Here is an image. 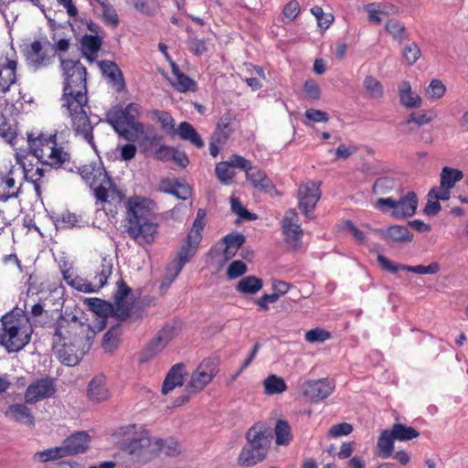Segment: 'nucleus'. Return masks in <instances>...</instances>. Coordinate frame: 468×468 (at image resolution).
Masks as SVG:
<instances>
[{"label":"nucleus","mask_w":468,"mask_h":468,"mask_svg":"<svg viewBox=\"0 0 468 468\" xmlns=\"http://www.w3.org/2000/svg\"><path fill=\"white\" fill-rule=\"evenodd\" d=\"M121 335L120 325L112 326L103 336V348L107 352H112L119 345V336Z\"/></svg>","instance_id":"obj_46"},{"label":"nucleus","mask_w":468,"mask_h":468,"mask_svg":"<svg viewBox=\"0 0 468 468\" xmlns=\"http://www.w3.org/2000/svg\"><path fill=\"white\" fill-rule=\"evenodd\" d=\"M179 329L176 322H170L166 323L157 334L166 344H169L178 335Z\"/></svg>","instance_id":"obj_56"},{"label":"nucleus","mask_w":468,"mask_h":468,"mask_svg":"<svg viewBox=\"0 0 468 468\" xmlns=\"http://www.w3.org/2000/svg\"><path fill=\"white\" fill-rule=\"evenodd\" d=\"M154 445H158V452H163L166 456H176L180 453L179 444L173 438L167 440L156 439Z\"/></svg>","instance_id":"obj_47"},{"label":"nucleus","mask_w":468,"mask_h":468,"mask_svg":"<svg viewBox=\"0 0 468 468\" xmlns=\"http://www.w3.org/2000/svg\"><path fill=\"white\" fill-rule=\"evenodd\" d=\"M385 30L389 36H391L394 41H397L399 44L409 39V33L405 25L396 18L387 20Z\"/></svg>","instance_id":"obj_29"},{"label":"nucleus","mask_w":468,"mask_h":468,"mask_svg":"<svg viewBox=\"0 0 468 468\" xmlns=\"http://www.w3.org/2000/svg\"><path fill=\"white\" fill-rule=\"evenodd\" d=\"M436 112L432 110L421 111L410 113L405 120V124L416 123L418 126L430 123L436 118Z\"/></svg>","instance_id":"obj_45"},{"label":"nucleus","mask_w":468,"mask_h":468,"mask_svg":"<svg viewBox=\"0 0 468 468\" xmlns=\"http://www.w3.org/2000/svg\"><path fill=\"white\" fill-rule=\"evenodd\" d=\"M122 112L124 113L127 125L133 128L135 132L142 133L144 130L143 124L136 122L140 113L139 105L136 103H130L125 107V109H122Z\"/></svg>","instance_id":"obj_41"},{"label":"nucleus","mask_w":468,"mask_h":468,"mask_svg":"<svg viewBox=\"0 0 468 468\" xmlns=\"http://www.w3.org/2000/svg\"><path fill=\"white\" fill-rule=\"evenodd\" d=\"M166 193L176 196L179 199L186 200L191 195L190 187L178 180L176 181V185L173 189H166Z\"/></svg>","instance_id":"obj_63"},{"label":"nucleus","mask_w":468,"mask_h":468,"mask_svg":"<svg viewBox=\"0 0 468 468\" xmlns=\"http://www.w3.org/2000/svg\"><path fill=\"white\" fill-rule=\"evenodd\" d=\"M5 416L16 422L25 423L29 427L35 425V418L29 408L25 404H12L5 411Z\"/></svg>","instance_id":"obj_21"},{"label":"nucleus","mask_w":468,"mask_h":468,"mask_svg":"<svg viewBox=\"0 0 468 468\" xmlns=\"http://www.w3.org/2000/svg\"><path fill=\"white\" fill-rule=\"evenodd\" d=\"M53 382L47 378L38 379L30 384L25 393V400L28 404L51 397L55 393Z\"/></svg>","instance_id":"obj_16"},{"label":"nucleus","mask_w":468,"mask_h":468,"mask_svg":"<svg viewBox=\"0 0 468 468\" xmlns=\"http://www.w3.org/2000/svg\"><path fill=\"white\" fill-rule=\"evenodd\" d=\"M445 85L440 80L433 79L426 88L425 95L428 100L435 101L442 98L445 94Z\"/></svg>","instance_id":"obj_48"},{"label":"nucleus","mask_w":468,"mask_h":468,"mask_svg":"<svg viewBox=\"0 0 468 468\" xmlns=\"http://www.w3.org/2000/svg\"><path fill=\"white\" fill-rule=\"evenodd\" d=\"M390 430H384L378 440L377 449L378 456L382 459H387L391 456L394 448L395 438L392 436Z\"/></svg>","instance_id":"obj_31"},{"label":"nucleus","mask_w":468,"mask_h":468,"mask_svg":"<svg viewBox=\"0 0 468 468\" xmlns=\"http://www.w3.org/2000/svg\"><path fill=\"white\" fill-rule=\"evenodd\" d=\"M105 121L112 126L114 131H123V126H128L121 106L111 108L106 113Z\"/></svg>","instance_id":"obj_39"},{"label":"nucleus","mask_w":468,"mask_h":468,"mask_svg":"<svg viewBox=\"0 0 468 468\" xmlns=\"http://www.w3.org/2000/svg\"><path fill=\"white\" fill-rule=\"evenodd\" d=\"M363 86L370 99L378 100L383 97V86L375 77L367 76L363 81Z\"/></svg>","instance_id":"obj_44"},{"label":"nucleus","mask_w":468,"mask_h":468,"mask_svg":"<svg viewBox=\"0 0 468 468\" xmlns=\"http://www.w3.org/2000/svg\"><path fill=\"white\" fill-rule=\"evenodd\" d=\"M16 60L8 58L0 65V92L5 94L10 87L16 83Z\"/></svg>","instance_id":"obj_22"},{"label":"nucleus","mask_w":468,"mask_h":468,"mask_svg":"<svg viewBox=\"0 0 468 468\" xmlns=\"http://www.w3.org/2000/svg\"><path fill=\"white\" fill-rule=\"evenodd\" d=\"M25 57L28 65L35 70L48 67L54 59V55H48L39 40L33 41L26 48Z\"/></svg>","instance_id":"obj_15"},{"label":"nucleus","mask_w":468,"mask_h":468,"mask_svg":"<svg viewBox=\"0 0 468 468\" xmlns=\"http://www.w3.org/2000/svg\"><path fill=\"white\" fill-rule=\"evenodd\" d=\"M100 5L102 8L101 16L105 24L112 27H117L119 25V17L113 6L111 5L107 0L105 2H101Z\"/></svg>","instance_id":"obj_50"},{"label":"nucleus","mask_w":468,"mask_h":468,"mask_svg":"<svg viewBox=\"0 0 468 468\" xmlns=\"http://www.w3.org/2000/svg\"><path fill=\"white\" fill-rule=\"evenodd\" d=\"M176 133L182 140L190 142L196 147L202 148L204 146V142L200 135L189 122H181Z\"/></svg>","instance_id":"obj_34"},{"label":"nucleus","mask_w":468,"mask_h":468,"mask_svg":"<svg viewBox=\"0 0 468 468\" xmlns=\"http://www.w3.org/2000/svg\"><path fill=\"white\" fill-rule=\"evenodd\" d=\"M167 345L168 344H166V342H165L163 338L157 334L155 337L146 346L142 354L141 361L145 362L154 357L161 351H163Z\"/></svg>","instance_id":"obj_40"},{"label":"nucleus","mask_w":468,"mask_h":468,"mask_svg":"<svg viewBox=\"0 0 468 468\" xmlns=\"http://www.w3.org/2000/svg\"><path fill=\"white\" fill-rule=\"evenodd\" d=\"M87 396L90 400L94 402L106 401L111 398L105 376L97 375L90 381Z\"/></svg>","instance_id":"obj_18"},{"label":"nucleus","mask_w":468,"mask_h":468,"mask_svg":"<svg viewBox=\"0 0 468 468\" xmlns=\"http://www.w3.org/2000/svg\"><path fill=\"white\" fill-rule=\"evenodd\" d=\"M246 177L250 180L255 188L263 190L267 193L274 190V185L266 174L261 169L250 166L246 171Z\"/></svg>","instance_id":"obj_24"},{"label":"nucleus","mask_w":468,"mask_h":468,"mask_svg":"<svg viewBox=\"0 0 468 468\" xmlns=\"http://www.w3.org/2000/svg\"><path fill=\"white\" fill-rule=\"evenodd\" d=\"M463 177V173L456 168L444 166L440 175V184L442 187L453 188L455 184L461 181Z\"/></svg>","instance_id":"obj_36"},{"label":"nucleus","mask_w":468,"mask_h":468,"mask_svg":"<svg viewBox=\"0 0 468 468\" xmlns=\"http://www.w3.org/2000/svg\"><path fill=\"white\" fill-rule=\"evenodd\" d=\"M90 345V338H86L80 342L54 344L52 349L62 363L72 367L80 363Z\"/></svg>","instance_id":"obj_10"},{"label":"nucleus","mask_w":468,"mask_h":468,"mask_svg":"<svg viewBox=\"0 0 468 468\" xmlns=\"http://www.w3.org/2000/svg\"><path fill=\"white\" fill-rule=\"evenodd\" d=\"M99 67L109 81L115 87L117 91H122L125 89V81L122 70L116 63L110 60H101Z\"/></svg>","instance_id":"obj_20"},{"label":"nucleus","mask_w":468,"mask_h":468,"mask_svg":"<svg viewBox=\"0 0 468 468\" xmlns=\"http://www.w3.org/2000/svg\"><path fill=\"white\" fill-rule=\"evenodd\" d=\"M205 217H206L205 210L202 208H199L197 212V217H196V219L194 220L192 229L189 231V233L187 234V235H192V236H197L198 241H201V239H202L201 231L203 230V229L205 227Z\"/></svg>","instance_id":"obj_57"},{"label":"nucleus","mask_w":468,"mask_h":468,"mask_svg":"<svg viewBox=\"0 0 468 468\" xmlns=\"http://www.w3.org/2000/svg\"><path fill=\"white\" fill-rule=\"evenodd\" d=\"M90 329V324L81 322L73 313L65 311L54 324L52 345L80 342L81 339L89 338L87 333Z\"/></svg>","instance_id":"obj_7"},{"label":"nucleus","mask_w":468,"mask_h":468,"mask_svg":"<svg viewBox=\"0 0 468 468\" xmlns=\"http://www.w3.org/2000/svg\"><path fill=\"white\" fill-rule=\"evenodd\" d=\"M185 366L183 364L174 365L163 382L162 392L167 394L176 387H181L184 384Z\"/></svg>","instance_id":"obj_25"},{"label":"nucleus","mask_w":468,"mask_h":468,"mask_svg":"<svg viewBox=\"0 0 468 468\" xmlns=\"http://www.w3.org/2000/svg\"><path fill=\"white\" fill-rule=\"evenodd\" d=\"M222 240L225 244L223 256L226 260H230L244 244L245 237L239 233H233L225 236Z\"/></svg>","instance_id":"obj_27"},{"label":"nucleus","mask_w":468,"mask_h":468,"mask_svg":"<svg viewBox=\"0 0 468 468\" xmlns=\"http://www.w3.org/2000/svg\"><path fill=\"white\" fill-rule=\"evenodd\" d=\"M119 454L125 458V464L136 467L150 462L158 453L151 436L143 426L132 424L122 428Z\"/></svg>","instance_id":"obj_3"},{"label":"nucleus","mask_w":468,"mask_h":468,"mask_svg":"<svg viewBox=\"0 0 468 468\" xmlns=\"http://www.w3.org/2000/svg\"><path fill=\"white\" fill-rule=\"evenodd\" d=\"M200 241L197 236L187 235L183 240L176 258L167 265L162 287H169L184 266L196 255Z\"/></svg>","instance_id":"obj_8"},{"label":"nucleus","mask_w":468,"mask_h":468,"mask_svg":"<svg viewBox=\"0 0 468 468\" xmlns=\"http://www.w3.org/2000/svg\"><path fill=\"white\" fill-rule=\"evenodd\" d=\"M172 72L175 76L173 86L180 92L196 90L197 84L186 74L182 73L175 62L172 63Z\"/></svg>","instance_id":"obj_32"},{"label":"nucleus","mask_w":468,"mask_h":468,"mask_svg":"<svg viewBox=\"0 0 468 468\" xmlns=\"http://www.w3.org/2000/svg\"><path fill=\"white\" fill-rule=\"evenodd\" d=\"M403 58L409 65L414 64L420 56V49L414 42L407 45L402 52Z\"/></svg>","instance_id":"obj_58"},{"label":"nucleus","mask_w":468,"mask_h":468,"mask_svg":"<svg viewBox=\"0 0 468 468\" xmlns=\"http://www.w3.org/2000/svg\"><path fill=\"white\" fill-rule=\"evenodd\" d=\"M418 206V197L414 192L408 194L397 200L396 210H392L394 218L411 217L415 214Z\"/></svg>","instance_id":"obj_23"},{"label":"nucleus","mask_w":468,"mask_h":468,"mask_svg":"<svg viewBox=\"0 0 468 468\" xmlns=\"http://www.w3.org/2000/svg\"><path fill=\"white\" fill-rule=\"evenodd\" d=\"M390 431L393 438L399 441H410L420 436V432L415 428L401 423L393 424Z\"/></svg>","instance_id":"obj_38"},{"label":"nucleus","mask_w":468,"mask_h":468,"mask_svg":"<svg viewBox=\"0 0 468 468\" xmlns=\"http://www.w3.org/2000/svg\"><path fill=\"white\" fill-rule=\"evenodd\" d=\"M90 443V436L84 432H77L67 438L62 443L65 456L81 453L87 451Z\"/></svg>","instance_id":"obj_19"},{"label":"nucleus","mask_w":468,"mask_h":468,"mask_svg":"<svg viewBox=\"0 0 468 468\" xmlns=\"http://www.w3.org/2000/svg\"><path fill=\"white\" fill-rule=\"evenodd\" d=\"M69 285L75 288L76 290L86 293L97 292L96 288L93 286V282L91 280L87 281L79 276L75 277L74 280L70 281Z\"/></svg>","instance_id":"obj_59"},{"label":"nucleus","mask_w":468,"mask_h":468,"mask_svg":"<svg viewBox=\"0 0 468 468\" xmlns=\"http://www.w3.org/2000/svg\"><path fill=\"white\" fill-rule=\"evenodd\" d=\"M413 235L410 232L407 226L394 225L388 229L385 239L393 242L411 241Z\"/></svg>","instance_id":"obj_37"},{"label":"nucleus","mask_w":468,"mask_h":468,"mask_svg":"<svg viewBox=\"0 0 468 468\" xmlns=\"http://www.w3.org/2000/svg\"><path fill=\"white\" fill-rule=\"evenodd\" d=\"M164 144V138L156 133L146 135L142 141V147L144 152H149L153 154L156 153L159 147Z\"/></svg>","instance_id":"obj_52"},{"label":"nucleus","mask_w":468,"mask_h":468,"mask_svg":"<svg viewBox=\"0 0 468 468\" xmlns=\"http://www.w3.org/2000/svg\"><path fill=\"white\" fill-rule=\"evenodd\" d=\"M271 438V431L265 424L258 422L250 427L246 433L247 442L239 454L238 463L250 467L265 460Z\"/></svg>","instance_id":"obj_5"},{"label":"nucleus","mask_w":468,"mask_h":468,"mask_svg":"<svg viewBox=\"0 0 468 468\" xmlns=\"http://www.w3.org/2000/svg\"><path fill=\"white\" fill-rule=\"evenodd\" d=\"M263 281L256 276L243 277L236 285V290L241 294L252 295L262 289Z\"/></svg>","instance_id":"obj_28"},{"label":"nucleus","mask_w":468,"mask_h":468,"mask_svg":"<svg viewBox=\"0 0 468 468\" xmlns=\"http://www.w3.org/2000/svg\"><path fill=\"white\" fill-rule=\"evenodd\" d=\"M320 186V181H307L299 186V208L307 218L321 197Z\"/></svg>","instance_id":"obj_11"},{"label":"nucleus","mask_w":468,"mask_h":468,"mask_svg":"<svg viewBox=\"0 0 468 468\" xmlns=\"http://www.w3.org/2000/svg\"><path fill=\"white\" fill-rule=\"evenodd\" d=\"M218 361L216 358H205L191 374L186 389L189 393L202 390L218 373Z\"/></svg>","instance_id":"obj_9"},{"label":"nucleus","mask_w":468,"mask_h":468,"mask_svg":"<svg viewBox=\"0 0 468 468\" xmlns=\"http://www.w3.org/2000/svg\"><path fill=\"white\" fill-rule=\"evenodd\" d=\"M230 163L220 162L216 165L215 172L217 177L221 183L229 184L235 176V172L232 170V167L229 165Z\"/></svg>","instance_id":"obj_51"},{"label":"nucleus","mask_w":468,"mask_h":468,"mask_svg":"<svg viewBox=\"0 0 468 468\" xmlns=\"http://www.w3.org/2000/svg\"><path fill=\"white\" fill-rule=\"evenodd\" d=\"M399 95L400 103L408 108H419L421 105V98L411 90V85L409 81H403L399 86Z\"/></svg>","instance_id":"obj_26"},{"label":"nucleus","mask_w":468,"mask_h":468,"mask_svg":"<svg viewBox=\"0 0 468 468\" xmlns=\"http://www.w3.org/2000/svg\"><path fill=\"white\" fill-rule=\"evenodd\" d=\"M331 336L330 333L324 329L315 328L305 333V340L310 343L324 342Z\"/></svg>","instance_id":"obj_60"},{"label":"nucleus","mask_w":468,"mask_h":468,"mask_svg":"<svg viewBox=\"0 0 468 468\" xmlns=\"http://www.w3.org/2000/svg\"><path fill=\"white\" fill-rule=\"evenodd\" d=\"M28 151L17 150L16 160L23 169L28 165L27 159L29 154L34 155L42 165H48L51 168H59L66 162L69 161V154L61 147H57L55 135L46 136L42 133L34 137L32 133H27Z\"/></svg>","instance_id":"obj_4"},{"label":"nucleus","mask_w":468,"mask_h":468,"mask_svg":"<svg viewBox=\"0 0 468 468\" xmlns=\"http://www.w3.org/2000/svg\"><path fill=\"white\" fill-rule=\"evenodd\" d=\"M274 432L277 445H288L291 442L292 435L291 427L287 421L279 420L276 423Z\"/></svg>","instance_id":"obj_42"},{"label":"nucleus","mask_w":468,"mask_h":468,"mask_svg":"<svg viewBox=\"0 0 468 468\" xmlns=\"http://www.w3.org/2000/svg\"><path fill=\"white\" fill-rule=\"evenodd\" d=\"M282 227L286 242L292 247L297 248L303 237V229L300 225V218L294 208L285 212Z\"/></svg>","instance_id":"obj_13"},{"label":"nucleus","mask_w":468,"mask_h":468,"mask_svg":"<svg viewBox=\"0 0 468 468\" xmlns=\"http://www.w3.org/2000/svg\"><path fill=\"white\" fill-rule=\"evenodd\" d=\"M232 132L233 128L231 123L227 122L226 119H220L217 124V129L213 138L217 141V143L224 144Z\"/></svg>","instance_id":"obj_49"},{"label":"nucleus","mask_w":468,"mask_h":468,"mask_svg":"<svg viewBox=\"0 0 468 468\" xmlns=\"http://www.w3.org/2000/svg\"><path fill=\"white\" fill-rule=\"evenodd\" d=\"M265 393L268 395L281 394L287 389V385L282 378L276 375L269 376L263 381Z\"/></svg>","instance_id":"obj_43"},{"label":"nucleus","mask_w":468,"mask_h":468,"mask_svg":"<svg viewBox=\"0 0 468 468\" xmlns=\"http://www.w3.org/2000/svg\"><path fill=\"white\" fill-rule=\"evenodd\" d=\"M16 136V133L15 130L6 122L4 115L0 114V137H2L6 143L12 144Z\"/></svg>","instance_id":"obj_62"},{"label":"nucleus","mask_w":468,"mask_h":468,"mask_svg":"<svg viewBox=\"0 0 468 468\" xmlns=\"http://www.w3.org/2000/svg\"><path fill=\"white\" fill-rule=\"evenodd\" d=\"M335 387L334 380L329 378L307 380L302 385V392L311 402L317 403L328 398Z\"/></svg>","instance_id":"obj_12"},{"label":"nucleus","mask_w":468,"mask_h":468,"mask_svg":"<svg viewBox=\"0 0 468 468\" xmlns=\"http://www.w3.org/2000/svg\"><path fill=\"white\" fill-rule=\"evenodd\" d=\"M11 175L12 171L7 176L0 177V200L5 202L19 195V187L16 188V181Z\"/></svg>","instance_id":"obj_35"},{"label":"nucleus","mask_w":468,"mask_h":468,"mask_svg":"<svg viewBox=\"0 0 468 468\" xmlns=\"http://www.w3.org/2000/svg\"><path fill=\"white\" fill-rule=\"evenodd\" d=\"M230 203L232 212L238 215L241 219L251 221L257 218V215L248 211L238 198L231 197Z\"/></svg>","instance_id":"obj_54"},{"label":"nucleus","mask_w":468,"mask_h":468,"mask_svg":"<svg viewBox=\"0 0 468 468\" xmlns=\"http://www.w3.org/2000/svg\"><path fill=\"white\" fill-rule=\"evenodd\" d=\"M352 431L353 426L351 424L347 422H342L333 425L328 431V436L332 438H337L349 435Z\"/></svg>","instance_id":"obj_61"},{"label":"nucleus","mask_w":468,"mask_h":468,"mask_svg":"<svg viewBox=\"0 0 468 468\" xmlns=\"http://www.w3.org/2000/svg\"><path fill=\"white\" fill-rule=\"evenodd\" d=\"M82 52L85 57L92 62L101 49L102 40L98 36L85 35L81 38Z\"/></svg>","instance_id":"obj_30"},{"label":"nucleus","mask_w":468,"mask_h":468,"mask_svg":"<svg viewBox=\"0 0 468 468\" xmlns=\"http://www.w3.org/2000/svg\"><path fill=\"white\" fill-rule=\"evenodd\" d=\"M378 262L381 265V267L391 272L395 273L398 271H410L418 274H435L437 273L441 267L440 264L436 261H433L430 263L428 266L423 265H416V266H410V265H403V264H396L390 261L388 258L385 256L378 254Z\"/></svg>","instance_id":"obj_14"},{"label":"nucleus","mask_w":468,"mask_h":468,"mask_svg":"<svg viewBox=\"0 0 468 468\" xmlns=\"http://www.w3.org/2000/svg\"><path fill=\"white\" fill-rule=\"evenodd\" d=\"M154 115L157 122L161 124L162 128L167 133H175V121L173 117L166 112L154 111Z\"/></svg>","instance_id":"obj_55"},{"label":"nucleus","mask_w":468,"mask_h":468,"mask_svg":"<svg viewBox=\"0 0 468 468\" xmlns=\"http://www.w3.org/2000/svg\"><path fill=\"white\" fill-rule=\"evenodd\" d=\"M65 78L61 108L71 119V127L77 135L95 148L92 126L85 108H88L87 70L80 60L60 58Z\"/></svg>","instance_id":"obj_1"},{"label":"nucleus","mask_w":468,"mask_h":468,"mask_svg":"<svg viewBox=\"0 0 468 468\" xmlns=\"http://www.w3.org/2000/svg\"><path fill=\"white\" fill-rule=\"evenodd\" d=\"M128 235L139 245L151 244L157 233L158 222L153 200L134 196L127 201Z\"/></svg>","instance_id":"obj_2"},{"label":"nucleus","mask_w":468,"mask_h":468,"mask_svg":"<svg viewBox=\"0 0 468 468\" xmlns=\"http://www.w3.org/2000/svg\"><path fill=\"white\" fill-rule=\"evenodd\" d=\"M62 457H65L62 446L49 448L42 452H37L34 455L35 459L42 463L53 461Z\"/></svg>","instance_id":"obj_53"},{"label":"nucleus","mask_w":468,"mask_h":468,"mask_svg":"<svg viewBox=\"0 0 468 468\" xmlns=\"http://www.w3.org/2000/svg\"><path fill=\"white\" fill-rule=\"evenodd\" d=\"M109 186H100L95 188L94 193L95 197L101 202H109L118 204L121 203L122 195V193L116 189L110 182H108Z\"/></svg>","instance_id":"obj_33"},{"label":"nucleus","mask_w":468,"mask_h":468,"mask_svg":"<svg viewBox=\"0 0 468 468\" xmlns=\"http://www.w3.org/2000/svg\"><path fill=\"white\" fill-rule=\"evenodd\" d=\"M113 271L112 259L103 257L99 261L94 262L90 280L97 292L106 285L108 279L112 276Z\"/></svg>","instance_id":"obj_17"},{"label":"nucleus","mask_w":468,"mask_h":468,"mask_svg":"<svg viewBox=\"0 0 468 468\" xmlns=\"http://www.w3.org/2000/svg\"><path fill=\"white\" fill-rule=\"evenodd\" d=\"M1 324L0 346L8 352H17L29 343L32 331L22 317L11 312L2 316Z\"/></svg>","instance_id":"obj_6"},{"label":"nucleus","mask_w":468,"mask_h":468,"mask_svg":"<svg viewBox=\"0 0 468 468\" xmlns=\"http://www.w3.org/2000/svg\"><path fill=\"white\" fill-rule=\"evenodd\" d=\"M247 271V265L241 261H235L230 263L227 270L229 279H236Z\"/></svg>","instance_id":"obj_64"}]
</instances>
